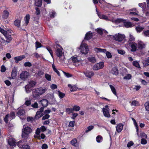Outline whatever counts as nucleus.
<instances>
[{
  "label": "nucleus",
  "instance_id": "nucleus-8",
  "mask_svg": "<svg viewBox=\"0 0 149 149\" xmlns=\"http://www.w3.org/2000/svg\"><path fill=\"white\" fill-rule=\"evenodd\" d=\"M11 33L10 32H8L5 35V37L6 38V42L9 43L12 40V38L11 37Z\"/></svg>",
  "mask_w": 149,
  "mask_h": 149
},
{
  "label": "nucleus",
  "instance_id": "nucleus-13",
  "mask_svg": "<svg viewBox=\"0 0 149 149\" xmlns=\"http://www.w3.org/2000/svg\"><path fill=\"white\" fill-rule=\"evenodd\" d=\"M102 111L104 115L105 116L108 118L110 117V115L109 113L108 109L104 108H103L102 109Z\"/></svg>",
  "mask_w": 149,
  "mask_h": 149
},
{
  "label": "nucleus",
  "instance_id": "nucleus-26",
  "mask_svg": "<svg viewBox=\"0 0 149 149\" xmlns=\"http://www.w3.org/2000/svg\"><path fill=\"white\" fill-rule=\"evenodd\" d=\"M132 119L133 121L134 125L135 127H136V132H137V134L138 136H139V135L138 134V131H139V129L138 127V125L136 123V121L135 120L134 118H132Z\"/></svg>",
  "mask_w": 149,
  "mask_h": 149
},
{
  "label": "nucleus",
  "instance_id": "nucleus-62",
  "mask_svg": "<svg viewBox=\"0 0 149 149\" xmlns=\"http://www.w3.org/2000/svg\"><path fill=\"white\" fill-rule=\"evenodd\" d=\"M50 117V116L48 114H46L42 118V120H45L46 119H48Z\"/></svg>",
  "mask_w": 149,
  "mask_h": 149
},
{
  "label": "nucleus",
  "instance_id": "nucleus-46",
  "mask_svg": "<svg viewBox=\"0 0 149 149\" xmlns=\"http://www.w3.org/2000/svg\"><path fill=\"white\" fill-rule=\"evenodd\" d=\"M125 21V20L123 19L118 18L116 20V23H120L123 22Z\"/></svg>",
  "mask_w": 149,
  "mask_h": 149
},
{
  "label": "nucleus",
  "instance_id": "nucleus-39",
  "mask_svg": "<svg viewBox=\"0 0 149 149\" xmlns=\"http://www.w3.org/2000/svg\"><path fill=\"white\" fill-rule=\"evenodd\" d=\"M36 49L41 47L42 45L38 41H36L35 42Z\"/></svg>",
  "mask_w": 149,
  "mask_h": 149
},
{
  "label": "nucleus",
  "instance_id": "nucleus-17",
  "mask_svg": "<svg viewBox=\"0 0 149 149\" xmlns=\"http://www.w3.org/2000/svg\"><path fill=\"white\" fill-rule=\"evenodd\" d=\"M111 72L113 74H118V70L117 68L116 67L113 68Z\"/></svg>",
  "mask_w": 149,
  "mask_h": 149
},
{
  "label": "nucleus",
  "instance_id": "nucleus-40",
  "mask_svg": "<svg viewBox=\"0 0 149 149\" xmlns=\"http://www.w3.org/2000/svg\"><path fill=\"white\" fill-rule=\"evenodd\" d=\"M25 102L24 103V104L28 106L31 104V101L29 100H27V98H25Z\"/></svg>",
  "mask_w": 149,
  "mask_h": 149
},
{
  "label": "nucleus",
  "instance_id": "nucleus-35",
  "mask_svg": "<svg viewBox=\"0 0 149 149\" xmlns=\"http://www.w3.org/2000/svg\"><path fill=\"white\" fill-rule=\"evenodd\" d=\"M73 109L72 108H67L66 109V112L68 114H70L71 113H73Z\"/></svg>",
  "mask_w": 149,
  "mask_h": 149
},
{
  "label": "nucleus",
  "instance_id": "nucleus-37",
  "mask_svg": "<svg viewBox=\"0 0 149 149\" xmlns=\"http://www.w3.org/2000/svg\"><path fill=\"white\" fill-rule=\"evenodd\" d=\"M102 140V137L100 135L98 136L96 138V140L97 143H100Z\"/></svg>",
  "mask_w": 149,
  "mask_h": 149
},
{
  "label": "nucleus",
  "instance_id": "nucleus-28",
  "mask_svg": "<svg viewBox=\"0 0 149 149\" xmlns=\"http://www.w3.org/2000/svg\"><path fill=\"white\" fill-rule=\"evenodd\" d=\"M46 49H47V51L49 52L52 57L53 58V53L51 47L49 46H47L46 47Z\"/></svg>",
  "mask_w": 149,
  "mask_h": 149
},
{
  "label": "nucleus",
  "instance_id": "nucleus-21",
  "mask_svg": "<svg viewBox=\"0 0 149 149\" xmlns=\"http://www.w3.org/2000/svg\"><path fill=\"white\" fill-rule=\"evenodd\" d=\"M42 0H36L35 2V5L36 6L40 7L42 5Z\"/></svg>",
  "mask_w": 149,
  "mask_h": 149
},
{
  "label": "nucleus",
  "instance_id": "nucleus-16",
  "mask_svg": "<svg viewBox=\"0 0 149 149\" xmlns=\"http://www.w3.org/2000/svg\"><path fill=\"white\" fill-rule=\"evenodd\" d=\"M43 107H47L48 104V100L46 99H43L40 101Z\"/></svg>",
  "mask_w": 149,
  "mask_h": 149
},
{
  "label": "nucleus",
  "instance_id": "nucleus-51",
  "mask_svg": "<svg viewBox=\"0 0 149 149\" xmlns=\"http://www.w3.org/2000/svg\"><path fill=\"white\" fill-rule=\"evenodd\" d=\"M71 58L72 61L74 63H76L79 62V61L78 60L77 58L76 57H72Z\"/></svg>",
  "mask_w": 149,
  "mask_h": 149
},
{
  "label": "nucleus",
  "instance_id": "nucleus-19",
  "mask_svg": "<svg viewBox=\"0 0 149 149\" xmlns=\"http://www.w3.org/2000/svg\"><path fill=\"white\" fill-rule=\"evenodd\" d=\"M137 44L134 42L132 44L130 45L131 47V51L132 52H135L136 51L137 49Z\"/></svg>",
  "mask_w": 149,
  "mask_h": 149
},
{
  "label": "nucleus",
  "instance_id": "nucleus-9",
  "mask_svg": "<svg viewBox=\"0 0 149 149\" xmlns=\"http://www.w3.org/2000/svg\"><path fill=\"white\" fill-rule=\"evenodd\" d=\"M8 143L11 146L14 147L16 145L15 139L10 136V137L8 139Z\"/></svg>",
  "mask_w": 149,
  "mask_h": 149
},
{
  "label": "nucleus",
  "instance_id": "nucleus-30",
  "mask_svg": "<svg viewBox=\"0 0 149 149\" xmlns=\"http://www.w3.org/2000/svg\"><path fill=\"white\" fill-rule=\"evenodd\" d=\"M94 50L97 52H104V51H105L106 49H102L98 47H95L94 49Z\"/></svg>",
  "mask_w": 149,
  "mask_h": 149
},
{
  "label": "nucleus",
  "instance_id": "nucleus-14",
  "mask_svg": "<svg viewBox=\"0 0 149 149\" xmlns=\"http://www.w3.org/2000/svg\"><path fill=\"white\" fill-rule=\"evenodd\" d=\"M56 53L57 56L59 58L62 57L63 55V52L61 49L60 48H57L56 51Z\"/></svg>",
  "mask_w": 149,
  "mask_h": 149
},
{
  "label": "nucleus",
  "instance_id": "nucleus-54",
  "mask_svg": "<svg viewBox=\"0 0 149 149\" xmlns=\"http://www.w3.org/2000/svg\"><path fill=\"white\" fill-rule=\"evenodd\" d=\"M15 113L13 112H11L10 114V117L11 119L14 118L15 117Z\"/></svg>",
  "mask_w": 149,
  "mask_h": 149
},
{
  "label": "nucleus",
  "instance_id": "nucleus-27",
  "mask_svg": "<svg viewBox=\"0 0 149 149\" xmlns=\"http://www.w3.org/2000/svg\"><path fill=\"white\" fill-rule=\"evenodd\" d=\"M25 113V111L24 109L19 110L17 112V114L19 116L23 115Z\"/></svg>",
  "mask_w": 149,
  "mask_h": 149
},
{
  "label": "nucleus",
  "instance_id": "nucleus-2",
  "mask_svg": "<svg viewBox=\"0 0 149 149\" xmlns=\"http://www.w3.org/2000/svg\"><path fill=\"white\" fill-rule=\"evenodd\" d=\"M32 130L30 127L26 126L25 125H24L22 132V137L24 138H28L29 134L32 132Z\"/></svg>",
  "mask_w": 149,
  "mask_h": 149
},
{
  "label": "nucleus",
  "instance_id": "nucleus-38",
  "mask_svg": "<svg viewBox=\"0 0 149 149\" xmlns=\"http://www.w3.org/2000/svg\"><path fill=\"white\" fill-rule=\"evenodd\" d=\"M17 68L14 67L13 69L11 72V74H17Z\"/></svg>",
  "mask_w": 149,
  "mask_h": 149
},
{
  "label": "nucleus",
  "instance_id": "nucleus-44",
  "mask_svg": "<svg viewBox=\"0 0 149 149\" xmlns=\"http://www.w3.org/2000/svg\"><path fill=\"white\" fill-rule=\"evenodd\" d=\"M0 32L2 33L4 36L9 31H7L4 30L3 29L0 27Z\"/></svg>",
  "mask_w": 149,
  "mask_h": 149
},
{
  "label": "nucleus",
  "instance_id": "nucleus-24",
  "mask_svg": "<svg viewBox=\"0 0 149 149\" xmlns=\"http://www.w3.org/2000/svg\"><path fill=\"white\" fill-rule=\"evenodd\" d=\"M30 17L29 14H27L24 17V20L26 25H28L29 22Z\"/></svg>",
  "mask_w": 149,
  "mask_h": 149
},
{
  "label": "nucleus",
  "instance_id": "nucleus-5",
  "mask_svg": "<svg viewBox=\"0 0 149 149\" xmlns=\"http://www.w3.org/2000/svg\"><path fill=\"white\" fill-rule=\"evenodd\" d=\"M113 38L116 41L120 42L123 40L125 37L121 34L118 33V35H115L114 36Z\"/></svg>",
  "mask_w": 149,
  "mask_h": 149
},
{
  "label": "nucleus",
  "instance_id": "nucleus-57",
  "mask_svg": "<svg viewBox=\"0 0 149 149\" xmlns=\"http://www.w3.org/2000/svg\"><path fill=\"white\" fill-rule=\"evenodd\" d=\"M118 53L121 55H123L125 53V52L123 50L121 49H118Z\"/></svg>",
  "mask_w": 149,
  "mask_h": 149
},
{
  "label": "nucleus",
  "instance_id": "nucleus-52",
  "mask_svg": "<svg viewBox=\"0 0 149 149\" xmlns=\"http://www.w3.org/2000/svg\"><path fill=\"white\" fill-rule=\"evenodd\" d=\"M24 65L25 67H30L32 65V64L29 61L26 62L24 63Z\"/></svg>",
  "mask_w": 149,
  "mask_h": 149
},
{
  "label": "nucleus",
  "instance_id": "nucleus-43",
  "mask_svg": "<svg viewBox=\"0 0 149 149\" xmlns=\"http://www.w3.org/2000/svg\"><path fill=\"white\" fill-rule=\"evenodd\" d=\"M133 65L134 66L138 68H140V65L139 63L136 61H134L133 62Z\"/></svg>",
  "mask_w": 149,
  "mask_h": 149
},
{
  "label": "nucleus",
  "instance_id": "nucleus-53",
  "mask_svg": "<svg viewBox=\"0 0 149 149\" xmlns=\"http://www.w3.org/2000/svg\"><path fill=\"white\" fill-rule=\"evenodd\" d=\"M96 31L100 35H102L103 34V31L100 28H97L96 30Z\"/></svg>",
  "mask_w": 149,
  "mask_h": 149
},
{
  "label": "nucleus",
  "instance_id": "nucleus-63",
  "mask_svg": "<svg viewBox=\"0 0 149 149\" xmlns=\"http://www.w3.org/2000/svg\"><path fill=\"white\" fill-rule=\"evenodd\" d=\"M145 47V45L144 44H139L138 45V48L140 49H142L144 48Z\"/></svg>",
  "mask_w": 149,
  "mask_h": 149
},
{
  "label": "nucleus",
  "instance_id": "nucleus-36",
  "mask_svg": "<svg viewBox=\"0 0 149 149\" xmlns=\"http://www.w3.org/2000/svg\"><path fill=\"white\" fill-rule=\"evenodd\" d=\"M94 128V126L92 125L89 126L87 127V129L85 130V132L86 133H88L89 132L93 130Z\"/></svg>",
  "mask_w": 149,
  "mask_h": 149
},
{
  "label": "nucleus",
  "instance_id": "nucleus-23",
  "mask_svg": "<svg viewBox=\"0 0 149 149\" xmlns=\"http://www.w3.org/2000/svg\"><path fill=\"white\" fill-rule=\"evenodd\" d=\"M88 49L86 47H83L81 49V52L83 54H86L88 52Z\"/></svg>",
  "mask_w": 149,
  "mask_h": 149
},
{
  "label": "nucleus",
  "instance_id": "nucleus-20",
  "mask_svg": "<svg viewBox=\"0 0 149 149\" xmlns=\"http://www.w3.org/2000/svg\"><path fill=\"white\" fill-rule=\"evenodd\" d=\"M43 115V113L39 111H38L35 115V118L36 119H38L42 116Z\"/></svg>",
  "mask_w": 149,
  "mask_h": 149
},
{
  "label": "nucleus",
  "instance_id": "nucleus-32",
  "mask_svg": "<svg viewBox=\"0 0 149 149\" xmlns=\"http://www.w3.org/2000/svg\"><path fill=\"white\" fill-rule=\"evenodd\" d=\"M23 144V141H19L15 143L16 145L17 144L20 149L24 145Z\"/></svg>",
  "mask_w": 149,
  "mask_h": 149
},
{
  "label": "nucleus",
  "instance_id": "nucleus-10",
  "mask_svg": "<svg viewBox=\"0 0 149 149\" xmlns=\"http://www.w3.org/2000/svg\"><path fill=\"white\" fill-rule=\"evenodd\" d=\"M25 57V56L24 55H23L19 56H16L14 57L15 62L17 63L19 61L22 60Z\"/></svg>",
  "mask_w": 149,
  "mask_h": 149
},
{
  "label": "nucleus",
  "instance_id": "nucleus-33",
  "mask_svg": "<svg viewBox=\"0 0 149 149\" xmlns=\"http://www.w3.org/2000/svg\"><path fill=\"white\" fill-rule=\"evenodd\" d=\"M52 67L53 69V70L55 72H56L57 74H60L61 73L58 70H57L54 64H52Z\"/></svg>",
  "mask_w": 149,
  "mask_h": 149
},
{
  "label": "nucleus",
  "instance_id": "nucleus-18",
  "mask_svg": "<svg viewBox=\"0 0 149 149\" xmlns=\"http://www.w3.org/2000/svg\"><path fill=\"white\" fill-rule=\"evenodd\" d=\"M21 20V18L19 19H16L14 22V25L17 26H20Z\"/></svg>",
  "mask_w": 149,
  "mask_h": 149
},
{
  "label": "nucleus",
  "instance_id": "nucleus-11",
  "mask_svg": "<svg viewBox=\"0 0 149 149\" xmlns=\"http://www.w3.org/2000/svg\"><path fill=\"white\" fill-rule=\"evenodd\" d=\"M123 125L121 123H119L117 125L116 127V131L117 132H120L123 128Z\"/></svg>",
  "mask_w": 149,
  "mask_h": 149
},
{
  "label": "nucleus",
  "instance_id": "nucleus-34",
  "mask_svg": "<svg viewBox=\"0 0 149 149\" xmlns=\"http://www.w3.org/2000/svg\"><path fill=\"white\" fill-rule=\"evenodd\" d=\"M139 6L142 8L143 10H145L146 8V3L143 2V3H139Z\"/></svg>",
  "mask_w": 149,
  "mask_h": 149
},
{
  "label": "nucleus",
  "instance_id": "nucleus-49",
  "mask_svg": "<svg viewBox=\"0 0 149 149\" xmlns=\"http://www.w3.org/2000/svg\"><path fill=\"white\" fill-rule=\"evenodd\" d=\"M145 106L146 111H149V102H147L145 104Z\"/></svg>",
  "mask_w": 149,
  "mask_h": 149
},
{
  "label": "nucleus",
  "instance_id": "nucleus-47",
  "mask_svg": "<svg viewBox=\"0 0 149 149\" xmlns=\"http://www.w3.org/2000/svg\"><path fill=\"white\" fill-rule=\"evenodd\" d=\"M138 105V102L135 100L133 101L131 103V105L132 106H137Z\"/></svg>",
  "mask_w": 149,
  "mask_h": 149
},
{
  "label": "nucleus",
  "instance_id": "nucleus-12",
  "mask_svg": "<svg viewBox=\"0 0 149 149\" xmlns=\"http://www.w3.org/2000/svg\"><path fill=\"white\" fill-rule=\"evenodd\" d=\"M9 12L6 10H5L3 12V14L2 15V18L4 19H6L8 18L9 15Z\"/></svg>",
  "mask_w": 149,
  "mask_h": 149
},
{
  "label": "nucleus",
  "instance_id": "nucleus-59",
  "mask_svg": "<svg viewBox=\"0 0 149 149\" xmlns=\"http://www.w3.org/2000/svg\"><path fill=\"white\" fill-rule=\"evenodd\" d=\"M106 56L108 58H111L112 57V56L111 53L109 52H107L106 53Z\"/></svg>",
  "mask_w": 149,
  "mask_h": 149
},
{
  "label": "nucleus",
  "instance_id": "nucleus-56",
  "mask_svg": "<svg viewBox=\"0 0 149 149\" xmlns=\"http://www.w3.org/2000/svg\"><path fill=\"white\" fill-rule=\"evenodd\" d=\"M144 36L146 37H148L149 36V30H147L146 31L143 32Z\"/></svg>",
  "mask_w": 149,
  "mask_h": 149
},
{
  "label": "nucleus",
  "instance_id": "nucleus-29",
  "mask_svg": "<svg viewBox=\"0 0 149 149\" xmlns=\"http://www.w3.org/2000/svg\"><path fill=\"white\" fill-rule=\"evenodd\" d=\"M110 87V88L111 91L116 96H117V94L116 91V90L114 86L111 85H109Z\"/></svg>",
  "mask_w": 149,
  "mask_h": 149
},
{
  "label": "nucleus",
  "instance_id": "nucleus-1",
  "mask_svg": "<svg viewBox=\"0 0 149 149\" xmlns=\"http://www.w3.org/2000/svg\"><path fill=\"white\" fill-rule=\"evenodd\" d=\"M47 90L45 87H40L36 89L33 92V97L37 98L38 96L43 94Z\"/></svg>",
  "mask_w": 149,
  "mask_h": 149
},
{
  "label": "nucleus",
  "instance_id": "nucleus-7",
  "mask_svg": "<svg viewBox=\"0 0 149 149\" xmlns=\"http://www.w3.org/2000/svg\"><path fill=\"white\" fill-rule=\"evenodd\" d=\"M93 34L91 31L87 32L85 35L84 40H88L91 39L93 37Z\"/></svg>",
  "mask_w": 149,
  "mask_h": 149
},
{
  "label": "nucleus",
  "instance_id": "nucleus-42",
  "mask_svg": "<svg viewBox=\"0 0 149 149\" xmlns=\"http://www.w3.org/2000/svg\"><path fill=\"white\" fill-rule=\"evenodd\" d=\"M77 140L76 139H74L71 141L70 143L72 145L76 146L77 143Z\"/></svg>",
  "mask_w": 149,
  "mask_h": 149
},
{
  "label": "nucleus",
  "instance_id": "nucleus-60",
  "mask_svg": "<svg viewBox=\"0 0 149 149\" xmlns=\"http://www.w3.org/2000/svg\"><path fill=\"white\" fill-rule=\"evenodd\" d=\"M36 15H39L40 13V11L39 9L38 8H36Z\"/></svg>",
  "mask_w": 149,
  "mask_h": 149
},
{
  "label": "nucleus",
  "instance_id": "nucleus-3",
  "mask_svg": "<svg viewBox=\"0 0 149 149\" xmlns=\"http://www.w3.org/2000/svg\"><path fill=\"white\" fill-rule=\"evenodd\" d=\"M36 82L33 81H31L29 82V83L25 86V89L26 93H29L32 90V88L35 86Z\"/></svg>",
  "mask_w": 149,
  "mask_h": 149
},
{
  "label": "nucleus",
  "instance_id": "nucleus-22",
  "mask_svg": "<svg viewBox=\"0 0 149 149\" xmlns=\"http://www.w3.org/2000/svg\"><path fill=\"white\" fill-rule=\"evenodd\" d=\"M123 24L125 27L126 28L131 27L132 25L131 22H127L125 20V21L123 22Z\"/></svg>",
  "mask_w": 149,
  "mask_h": 149
},
{
  "label": "nucleus",
  "instance_id": "nucleus-25",
  "mask_svg": "<svg viewBox=\"0 0 149 149\" xmlns=\"http://www.w3.org/2000/svg\"><path fill=\"white\" fill-rule=\"evenodd\" d=\"M87 59L89 62L91 63H95L96 62V59L94 57L90 56Z\"/></svg>",
  "mask_w": 149,
  "mask_h": 149
},
{
  "label": "nucleus",
  "instance_id": "nucleus-4",
  "mask_svg": "<svg viewBox=\"0 0 149 149\" xmlns=\"http://www.w3.org/2000/svg\"><path fill=\"white\" fill-rule=\"evenodd\" d=\"M104 66V63L101 62L99 63H97L95 65L93 68L94 70H97L100 69L102 68Z\"/></svg>",
  "mask_w": 149,
  "mask_h": 149
},
{
  "label": "nucleus",
  "instance_id": "nucleus-64",
  "mask_svg": "<svg viewBox=\"0 0 149 149\" xmlns=\"http://www.w3.org/2000/svg\"><path fill=\"white\" fill-rule=\"evenodd\" d=\"M74 121H72L70 122L68 126L70 127H73L74 126Z\"/></svg>",
  "mask_w": 149,
  "mask_h": 149
},
{
  "label": "nucleus",
  "instance_id": "nucleus-45",
  "mask_svg": "<svg viewBox=\"0 0 149 149\" xmlns=\"http://www.w3.org/2000/svg\"><path fill=\"white\" fill-rule=\"evenodd\" d=\"M58 94L59 97L61 98H63L65 96V94L64 93L61 92L59 91H58Z\"/></svg>",
  "mask_w": 149,
  "mask_h": 149
},
{
  "label": "nucleus",
  "instance_id": "nucleus-50",
  "mask_svg": "<svg viewBox=\"0 0 149 149\" xmlns=\"http://www.w3.org/2000/svg\"><path fill=\"white\" fill-rule=\"evenodd\" d=\"M20 76L22 79L25 80L28 77L29 75H20Z\"/></svg>",
  "mask_w": 149,
  "mask_h": 149
},
{
  "label": "nucleus",
  "instance_id": "nucleus-58",
  "mask_svg": "<svg viewBox=\"0 0 149 149\" xmlns=\"http://www.w3.org/2000/svg\"><path fill=\"white\" fill-rule=\"evenodd\" d=\"M21 149H30V147L28 145H24Z\"/></svg>",
  "mask_w": 149,
  "mask_h": 149
},
{
  "label": "nucleus",
  "instance_id": "nucleus-55",
  "mask_svg": "<svg viewBox=\"0 0 149 149\" xmlns=\"http://www.w3.org/2000/svg\"><path fill=\"white\" fill-rule=\"evenodd\" d=\"M31 106L33 108H37L38 107V104L37 102H35L33 104H32Z\"/></svg>",
  "mask_w": 149,
  "mask_h": 149
},
{
  "label": "nucleus",
  "instance_id": "nucleus-48",
  "mask_svg": "<svg viewBox=\"0 0 149 149\" xmlns=\"http://www.w3.org/2000/svg\"><path fill=\"white\" fill-rule=\"evenodd\" d=\"M73 109L74 111H78L80 109V107L79 106L77 105L74 106L73 107Z\"/></svg>",
  "mask_w": 149,
  "mask_h": 149
},
{
  "label": "nucleus",
  "instance_id": "nucleus-6",
  "mask_svg": "<svg viewBox=\"0 0 149 149\" xmlns=\"http://www.w3.org/2000/svg\"><path fill=\"white\" fill-rule=\"evenodd\" d=\"M96 10L98 16L100 19L106 20L108 19V17L107 16L101 14V13L98 11L96 8Z\"/></svg>",
  "mask_w": 149,
  "mask_h": 149
},
{
  "label": "nucleus",
  "instance_id": "nucleus-61",
  "mask_svg": "<svg viewBox=\"0 0 149 149\" xmlns=\"http://www.w3.org/2000/svg\"><path fill=\"white\" fill-rule=\"evenodd\" d=\"M78 115V114L77 113H73L72 116H71V117L73 119H74Z\"/></svg>",
  "mask_w": 149,
  "mask_h": 149
},
{
  "label": "nucleus",
  "instance_id": "nucleus-41",
  "mask_svg": "<svg viewBox=\"0 0 149 149\" xmlns=\"http://www.w3.org/2000/svg\"><path fill=\"white\" fill-rule=\"evenodd\" d=\"M56 13L54 11L50 12L49 13V16L51 18H53L54 17Z\"/></svg>",
  "mask_w": 149,
  "mask_h": 149
},
{
  "label": "nucleus",
  "instance_id": "nucleus-15",
  "mask_svg": "<svg viewBox=\"0 0 149 149\" xmlns=\"http://www.w3.org/2000/svg\"><path fill=\"white\" fill-rule=\"evenodd\" d=\"M68 86L70 88V91L72 92L76 91L78 88L76 85L72 86L71 84H69L68 85Z\"/></svg>",
  "mask_w": 149,
  "mask_h": 149
},
{
  "label": "nucleus",
  "instance_id": "nucleus-31",
  "mask_svg": "<svg viewBox=\"0 0 149 149\" xmlns=\"http://www.w3.org/2000/svg\"><path fill=\"white\" fill-rule=\"evenodd\" d=\"M144 28V27L142 26H138L136 28V29L138 32H141Z\"/></svg>",
  "mask_w": 149,
  "mask_h": 149
}]
</instances>
